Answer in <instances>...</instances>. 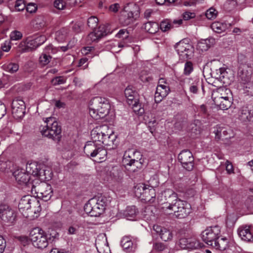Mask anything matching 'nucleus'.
<instances>
[{
	"instance_id": "1",
	"label": "nucleus",
	"mask_w": 253,
	"mask_h": 253,
	"mask_svg": "<svg viewBox=\"0 0 253 253\" xmlns=\"http://www.w3.org/2000/svg\"><path fill=\"white\" fill-rule=\"evenodd\" d=\"M91 138L92 141L87 142L84 147V152L94 161L101 162L107 155L106 150L100 144L111 146L114 143L115 136L112 133L107 126H99L91 131Z\"/></svg>"
},
{
	"instance_id": "2",
	"label": "nucleus",
	"mask_w": 253,
	"mask_h": 253,
	"mask_svg": "<svg viewBox=\"0 0 253 253\" xmlns=\"http://www.w3.org/2000/svg\"><path fill=\"white\" fill-rule=\"evenodd\" d=\"M159 185L157 179L151 177L145 183L137 184L134 187V192L135 196L142 200L153 203L156 196L155 188Z\"/></svg>"
},
{
	"instance_id": "3",
	"label": "nucleus",
	"mask_w": 253,
	"mask_h": 253,
	"mask_svg": "<svg viewBox=\"0 0 253 253\" xmlns=\"http://www.w3.org/2000/svg\"><path fill=\"white\" fill-rule=\"evenodd\" d=\"M110 109L109 101L105 98L96 96L89 102L90 116L96 120L105 117L108 114Z\"/></svg>"
},
{
	"instance_id": "4",
	"label": "nucleus",
	"mask_w": 253,
	"mask_h": 253,
	"mask_svg": "<svg viewBox=\"0 0 253 253\" xmlns=\"http://www.w3.org/2000/svg\"><path fill=\"white\" fill-rule=\"evenodd\" d=\"M109 198L104 195L95 196L88 200L84 206V211L91 216H98L102 214L108 204Z\"/></svg>"
},
{
	"instance_id": "5",
	"label": "nucleus",
	"mask_w": 253,
	"mask_h": 253,
	"mask_svg": "<svg viewBox=\"0 0 253 253\" xmlns=\"http://www.w3.org/2000/svg\"><path fill=\"white\" fill-rule=\"evenodd\" d=\"M45 126H41L40 130L42 134L45 137L55 141H59L61 138V127L59 125L54 117L45 118Z\"/></svg>"
},
{
	"instance_id": "6",
	"label": "nucleus",
	"mask_w": 253,
	"mask_h": 253,
	"mask_svg": "<svg viewBox=\"0 0 253 253\" xmlns=\"http://www.w3.org/2000/svg\"><path fill=\"white\" fill-rule=\"evenodd\" d=\"M139 7L133 3L128 4L124 8V11L121 13L119 21L124 26L132 23L139 16Z\"/></svg>"
},
{
	"instance_id": "7",
	"label": "nucleus",
	"mask_w": 253,
	"mask_h": 253,
	"mask_svg": "<svg viewBox=\"0 0 253 253\" xmlns=\"http://www.w3.org/2000/svg\"><path fill=\"white\" fill-rule=\"evenodd\" d=\"M36 181L35 184H31V192L36 194L38 198L44 201L49 200L53 195L51 186L45 182H40L38 179H36Z\"/></svg>"
},
{
	"instance_id": "8",
	"label": "nucleus",
	"mask_w": 253,
	"mask_h": 253,
	"mask_svg": "<svg viewBox=\"0 0 253 253\" xmlns=\"http://www.w3.org/2000/svg\"><path fill=\"white\" fill-rule=\"evenodd\" d=\"M141 157L140 152L134 149H128L124 153L122 162L126 169L134 172L139 164V160Z\"/></svg>"
},
{
	"instance_id": "9",
	"label": "nucleus",
	"mask_w": 253,
	"mask_h": 253,
	"mask_svg": "<svg viewBox=\"0 0 253 253\" xmlns=\"http://www.w3.org/2000/svg\"><path fill=\"white\" fill-rule=\"evenodd\" d=\"M29 238L35 248L43 249L48 246L46 233L39 227L33 228L31 230Z\"/></svg>"
},
{
	"instance_id": "10",
	"label": "nucleus",
	"mask_w": 253,
	"mask_h": 253,
	"mask_svg": "<svg viewBox=\"0 0 253 253\" xmlns=\"http://www.w3.org/2000/svg\"><path fill=\"white\" fill-rule=\"evenodd\" d=\"M175 48L181 60L185 61L191 59L194 55V48L189 43L180 41L175 45Z\"/></svg>"
},
{
	"instance_id": "11",
	"label": "nucleus",
	"mask_w": 253,
	"mask_h": 253,
	"mask_svg": "<svg viewBox=\"0 0 253 253\" xmlns=\"http://www.w3.org/2000/svg\"><path fill=\"white\" fill-rule=\"evenodd\" d=\"M220 233L219 226H215L207 228L201 234L203 241L207 245L212 246Z\"/></svg>"
},
{
	"instance_id": "12",
	"label": "nucleus",
	"mask_w": 253,
	"mask_h": 253,
	"mask_svg": "<svg viewBox=\"0 0 253 253\" xmlns=\"http://www.w3.org/2000/svg\"><path fill=\"white\" fill-rule=\"evenodd\" d=\"M0 217L4 222L13 224L16 220V211L8 205H0Z\"/></svg>"
},
{
	"instance_id": "13",
	"label": "nucleus",
	"mask_w": 253,
	"mask_h": 253,
	"mask_svg": "<svg viewBox=\"0 0 253 253\" xmlns=\"http://www.w3.org/2000/svg\"><path fill=\"white\" fill-rule=\"evenodd\" d=\"M45 40L46 38L44 36H41L34 39L29 37L25 42H21L19 45L25 46L21 49L22 52H28L40 46L45 42Z\"/></svg>"
},
{
	"instance_id": "14",
	"label": "nucleus",
	"mask_w": 253,
	"mask_h": 253,
	"mask_svg": "<svg viewBox=\"0 0 253 253\" xmlns=\"http://www.w3.org/2000/svg\"><path fill=\"white\" fill-rule=\"evenodd\" d=\"M178 160L182 167L188 171L192 170L194 167V157L192 153L188 150L182 151L178 155Z\"/></svg>"
},
{
	"instance_id": "15",
	"label": "nucleus",
	"mask_w": 253,
	"mask_h": 253,
	"mask_svg": "<svg viewBox=\"0 0 253 253\" xmlns=\"http://www.w3.org/2000/svg\"><path fill=\"white\" fill-rule=\"evenodd\" d=\"M12 114L16 119L22 118L25 113V102L19 98L14 99L11 105Z\"/></svg>"
},
{
	"instance_id": "16",
	"label": "nucleus",
	"mask_w": 253,
	"mask_h": 253,
	"mask_svg": "<svg viewBox=\"0 0 253 253\" xmlns=\"http://www.w3.org/2000/svg\"><path fill=\"white\" fill-rule=\"evenodd\" d=\"M175 206L174 215L178 218L186 217L191 212V206L185 201H178Z\"/></svg>"
},
{
	"instance_id": "17",
	"label": "nucleus",
	"mask_w": 253,
	"mask_h": 253,
	"mask_svg": "<svg viewBox=\"0 0 253 253\" xmlns=\"http://www.w3.org/2000/svg\"><path fill=\"white\" fill-rule=\"evenodd\" d=\"M16 181L19 184H25L31 188L32 183H35L36 179L30 182L31 177L27 172L23 169H18L13 172Z\"/></svg>"
},
{
	"instance_id": "18",
	"label": "nucleus",
	"mask_w": 253,
	"mask_h": 253,
	"mask_svg": "<svg viewBox=\"0 0 253 253\" xmlns=\"http://www.w3.org/2000/svg\"><path fill=\"white\" fill-rule=\"evenodd\" d=\"M38 201L29 195H26L21 199L19 203L18 208L19 211L23 212L25 211L31 210L32 206H38Z\"/></svg>"
},
{
	"instance_id": "19",
	"label": "nucleus",
	"mask_w": 253,
	"mask_h": 253,
	"mask_svg": "<svg viewBox=\"0 0 253 253\" xmlns=\"http://www.w3.org/2000/svg\"><path fill=\"white\" fill-rule=\"evenodd\" d=\"M238 119L243 123H248L253 120V106H243L238 113Z\"/></svg>"
},
{
	"instance_id": "20",
	"label": "nucleus",
	"mask_w": 253,
	"mask_h": 253,
	"mask_svg": "<svg viewBox=\"0 0 253 253\" xmlns=\"http://www.w3.org/2000/svg\"><path fill=\"white\" fill-rule=\"evenodd\" d=\"M202 86V84L199 79L186 78L184 80V87L188 88L191 93L197 94Z\"/></svg>"
},
{
	"instance_id": "21",
	"label": "nucleus",
	"mask_w": 253,
	"mask_h": 253,
	"mask_svg": "<svg viewBox=\"0 0 253 253\" xmlns=\"http://www.w3.org/2000/svg\"><path fill=\"white\" fill-rule=\"evenodd\" d=\"M125 95L129 105L137 107L138 104V98L137 92L132 87L127 86L125 90Z\"/></svg>"
},
{
	"instance_id": "22",
	"label": "nucleus",
	"mask_w": 253,
	"mask_h": 253,
	"mask_svg": "<svg viewBox=\"0 0 253 253\" xmlns=\"http://www.w3.org/2000/svg\"><path fill=\"white\" fill-rule=\"evenodd\" d=\"M233 97L232 92L230 89L225 87H220L213 90L211 98L214 99H221L226 98Z\"/></svg>"
},
{
	"instance_id": "23",
	"label": "nucleus",
	"mask_w": 253,
	"mask_h": 253,
	"mask_svg": "<svg viewBox=\"0 0 253 253\" xmlns=\"http://www.w3.org/2000/svg\"><path fill=\"white\" fill-rule=\"evenodd\" d=\"M153 229L164 241L168 242L172 240L173 234L170 230L158 225H154Z\"/></svg>"
},
{
	"instance_id": "24",
	"label": "nucleus",
	"mask_w": 253,
	"mask_h": 253,
	"mask_svg": "<svg viewBox=\"0 0 253 253\" xmlns=\"http://www.w3.org/2000/svg\"><path fill=\"white\" fill-rule=\"evenodd\" d=\"M238 234L242 240L247 242H253V233L249 227H240L238 230Z\"/></svg>"
},
{
	"instance_id": "25",
	"label": "nucleus",
	"mask_w": 253,
	"mask_h": 253,
	"mask_svg": "<svg viewBox=\"0 0 253 253\" xmlns=\"http://www.w3.org/2000/svg\"><path fill=\"white\" fill-rule=\"evenodd\" d=\"M253 63H250L248 65H243L239 68L238 74L241 77V79L248 82L250 80L252 73Z\"/></svg>"
},
{
	"instance_id": "26",
	"label": "nucleus",
	"mask_w": 253,
	"mask_h": 253,
	"mask_svg": "<svg viewBox=\"0 0 253 253\" xmlns=\"http://www.w3.org/2000/svg\"><path fill=\"white\" fill-rule=\"evenodd\" d=\"M170 91L169 86H157L155 94V101L156 103L160 102L166 97Z\"/></svg>"
},
{
	"instance_id": "27",
	"label": "nucleus",
	"mask_w": 253,
	"mask_h": 253,
	"mask_svg": "<svg viewBox=\"0 0 253 253\" xmlns=\"http://www.w3.org/2000/svg\"><path fill=\"white\" fill-rule=\"evenodd\" d=\"M43 167V165L38 164L36 162H28L26 167V171L30 175H33L34 176H38L40 169Z\"/></svg>"
},
{
	"instance_id": "28",
	"label": "nucleus",
	"mask_w": 253,
	"mask_h": 253,
	"mask_svg": "<svg viewBox=\"0 0 253 253\" xmlns=\"http://www.w3.org/2000/svg\"><path fill=\"white\" fill-rule=\"evenodd\" d=\"M214 104L218 108L222 110H226L228 109L232 104L233 97L223 98L221 99H214L212 100Z\"/></svg>"
},
{
	"instance_id": "29",
	"label": "nucleus",
	"mask_w": 253,
	"mask_h": 253,
	"mask_svg": "<svg viewBox=\"0 0 253 253\" xmlns=\"http://www.w3.org/2000/svg\"><path fill=\"white\" fill-rule=\"evenodd\" d=\"M95 245L99 253H110V250L107 243V238L103 237L102 240L97 239Z\"/></svg>"
},
{
	"instance_id": "30",
	"label": "nucleus",
	"mask_w": 253,
	"mask_h": 253,
	"mask_svg": "<svg viewBox=\"0 0 253 253\" xmlns=\"http://www.w3.org/2000/svg\"><path fill=\"white\" fill-rule=\"evenodd\" d=\"M121 245L124 250L127 253L134 252L136 245L133 244L129 237H124L121 240Z\"/></svg>"
},
{
	"instance_id": "31",
	"label": "nucleus",
	"mask_w": 253,
	"mask_h": 253,
	"mask_svg": "<svg viewBox=\"0 0 253 253\" xmlns=\"http://www.w3.org/2000/svg\"><path fill=\"white\" fill-rule=\"evenodd\" d=\"M214 43V39L209 38L201 40L197 44V49L202 52L207 51Z\"/></svg>"
},
{
	"instance_id": "32",
	"label": "nucleus",
	"mask_w": 253,
	"mask_h": 253,
	"mask_svg": "<svg viewBox=\"0 0 253 253\" xmlns=\"http://www.w3.org/2000/svg\"><path fill=\"white\" fill-rule=\"evenodd\" d=\"M212 247L216 250L224 251L229 247V240L226 237H218Z\"/></svg>"
},
{
	"instance_id": "33",
	"label": "nucleus",
	"mask_w": 253,
	"mask_h": 253,
	"mask_svg": "<svg viewBox=\"0 0 253 253\" xmlns=\"http://www.w3.org/2000/svg\"><path fill=\"white\" fill-rule=\"evenodd\" d=\"M217 76L216 78L222 82L224 84H229L230 81L228 76V73L223 68H219L216 71Z\"/></svg>"
},
{
	"instance_id": "34",
	"label": "nucleus",
	"mask_w": 253,
	"mask_h": 253,
	"mask_svg": "<svg viewBox=\"0 0 253 253\" xmlns=\"http://www.w3.org/2000/svg\"><path fill=\"white\" fill-rule=\"evenodd\" d=\"M173 193L174 191L170 189H168L164 190L158 196V201L160 203H162V204H163L164 202L167 203L169 198L170 197L171 198H174V195H173Z\"/></svg>"
},
{
	"instance_id": "35",
	"label": "nucleus",
	"mask_w": 253,
	"mask_h": 253,
	"mask_svg": "<svg viewBox=\"0 0 253 253\" xmlns=\"http://www.w3.org/2000/svg\"><path fill=\"white\" fill-rule=\"evenodd\" d=\"M229 131H230V129L226 127L218 126L216 127V129L214 130V132L215 134V138L220 139L221 137L227 138V135Z\"/></svg>"
},
{
	"instance_id": "36",
	"label": "nucleus",
	"mask_w": 253,
	"mask_h": 253,
	"mask_svg": "<svg viewBox=\"0 0 253 253\" xmlns=\"http://www.w3.org/2000/svg\"><path fill=\"white\" fill-rule=\"evenodd\" d=\"M143 28L147 32L154 34L159 31V25L156 22L150 21L144 24Z\"/></svg>"
},
{
	"instance_id": "37",
	"label": "nucleus",
	"mask_w": 253,
	"mask_h": 253,
	"mask_svg": "<svg viewBox=\"0 0 253 253\" xmlns=\"http://www.w3.org/2000/svg\"><path fill=\"white\" fill-rule=\"evenodd\" d=\"M211 29L215 33H221L228 28V24L220 22H214L211 26Z\"/></svg>"
},
{
	"instance_id": "38",
	"label": "nucleus",
	"mask_w": 253,
	"mask_h": 253,
	"mask_svg": "<svg viewBox=\"0 0 253 253\" xmlns=\"http://www.w3.org/2000/svg\"><path fill=\"white\" fill-rule=\"evenodd\" d=\"M96 30L98 34L97 36L100 37L101 38L111 33L109 24L101 25Z\"/></svg>"
},
{
	"instance_id": "39",
	"label": "nucleus",
	"mask_w": 253,
	"mask_h": 253,
	"mask_svg": "<svg viewBox=\"0 0 253 253\" xmlns=\"http://www.w3.org/2000/svg\"><path fill=\"white\" fill-rule=\"evenodd\" d=\"M138 211L135 206L127 207L124 212V215L129 220H133Z\"/></svg>"
},
{
	"instance_id": "40",
	"label": "nucleus",
	"mask_w": 253,
	"mask_h": 253,
	"mask_svg": "<svg viewBox=\"0 0 253 253\" xmlns=\"http://www.w3.org/2000/svg\"><path fill=\"white\" fill-rule=\"evenodd\" d=\"M67 34V29L65 28H62L55 32V39L59 42H62L65 40Z\"/></svg>"
},
{
	"instance_id": "41",
	"label": "nucleus",
	"mask_w": 253,
	"mask_h": 253,
	"mask_svg": "<svg viewBox=\"0 0 253 253\" xmlns=\"http://www.w3.org/2000/svg\"><path fill=\"white\" fill-rule=\"evenodd\" d=\"M51 172L50 170L43 169V167H42L40 169L39 174L38 177L42 179L49 180L51 178Z\"/></svg>"
},
{
	"instance_id": "42",
	"label": "nucleus",
	"mask_w": 253,
	"mask_h": 253,
	"mask_svg": "<svg viewBox=\"0 0 253 253\" xmlns=\"http://www.w3.org/2000/svg\"><path fill=\"white\" fill-rule=\"evenodd\" d=\"M3 69L6 71L11 73H13L18 71L19 66L16 63H9L5 64L3 66Z\"/></svg>"
},
{
	"instance_id": "43",
	"label": "nucleus",
	"mask_w": 253,
	"mask_h": 253,
	"mask_svg": "<svg viewBox=\"0 0 253 253\" xmlns=\"http://www.w3.org/2000/svg\"><path fill=\"white\" fill-rule=\"evenodd\" d=\"M153 249L156 252H163L169 250L168 245L162 242H155L153 245Z\"/></svg>"
},
{
	"instance_id": "44",
	"label": "nucleus",
	"mask_w": 253,
	"mask_h": 253,
	"mask_svg": "<svg viewBox=\"0 0 253 253\" xmlns=\"http://www.w3.org/2000/svg\"><path fill=\"white\" fill-rule=\"evenodd\" d=\"M164 204H165V205L162 207V209L163 211L165 212H166L167 214H171L172 213V211H173L174 212V209L175 208V204H169L167 203H163Z\"/></svg>"
},
{
	"instance_id": "45",
	"label": "nucleus",
	"mask_w": 253,
	"mask_h": 253,
	"mask_svg": "<svg viewBox=\"0 0 253 253\" xmlns=\"http://www.w3.org/2000/svg\"><path fill=\"white\" fill-rule=\"evenodd\" d=\"M217 13V11L214 8L211 7L207 10L206 16L208 19L211 20L216 17Z\"/></svg>"
},
{
	"instance_id": "46",
	"label": "nucleus",
	"mask_w": 253,
	"mask_h": 253,
	"mask_svg": "<svg viewBox=\"0 0 253 253\" xmlns=\"http://www.w3.org/2000/svg\"><path fill=\"white\" fill-rule=\"evenodd\" d=\"M10 167V162L7 161L3 158H0V170L5 171L6 169H9Z\"/></svg>"
},
{
	"instance_id": "47",
	"label": "nucleus",
	"mask_w": 253,
	"mask_h": 253,
	"mask_svg": "<svg viewBox=\"0 0 253 253\" xmlns=\"http://www.w3.org/2000/svg\"><path fill=\"white\" fill-rule=\"evenodd\" d=\"M171 28V24L169 20H165L161 22L159 28L163 32L169 30Z\"/></svg>"
},
{
	"instance_id": "48",
	"label": "nucleus",
	"mask_w": 253,
	"mask_h": 253,
	"mask_svg": "<svg viewBox=\"0 0 253 253\" xmlns=\"http://www.w3.org/2000/svg\"><path fill=\"white\" fill-rule=\"evenodd\" d=\"M51 58L50 55L45 53H42L39 58V62L42 65L44 66L50 62Z\"/></svg>"
},
{
	"instance_id": "49",
	"label": "nucleus",
	"mask_w": 253,
	"mask_h": 253,
	"mask_svg": "<svg viewBox=\"0 0 253 253\" xmlns=\"http://www.w3.org/2000/svg\"><path fill=\"white\" fill-rule=\"evenodd\" d=\"M98 23V19L95 16H91L88 19L87 25L91 29H95Z\"/></svg>"
},
{
	"instance_id": "50",
	"label": "nucleus",
	"mask_w": 253,
	"mask_h": 253,
	"mask_svg": "<svg viewBox=\"0 0 253 253\" xmlns=\"http://www.w3.org/2000/svg\"><path fill=\"white\" fill-rule=\"evenodd\" d=\"M23 37L22 33L19 31L14 30L11 32L10 38L12 41H18L20 40Z\"/></svg>"
},
{
	"instance_id": "51",
	"label": "nucleus",
	"mask_w": 253,
	"mask_h": 253,
	"mask_svg": "<svg viewBox=\"0 0 253 253\" xmlns=\"http://www.w3.org/2000/svg\"><path fill=\"white\" fill-rule=\"evenodd\" d=\"M140 79L143 82H149L153 80V78L146 71L141 72Z\"/></svg>"
},
{
	"instance_id": "52",
	"label": "nucleus",
	"mask_w": 253,
	"mask_h": 253,
	"mask_svg": "<svg viewBox=\"0 0 253 253\" xmlns=\"http://www.w3.org/2000/svg\"><path fill=\"white\" fill-rule=\"evenodd\" d=\"M193 70V64L191 61H187L184 66V74L189 75Z\"/></svg>"
},
{
	"instance_id": "53",
	"label": "nucleus",
	"mask_w": 253,
	"mask_h": 253,
	"mask_svg": "<svg viewBox=\"0 0 253 253\" xmlns=\"http://www.w3.org/2000/svg\"><path fill=\"white\" fill-rule=\"evenodd\" d=\"M26 7V4L23 0H17L15 4V8L18 11L23 10Z\"/></svg>"
},
{
	"instance_id": "54",
	"label": "nucleus",
	"mask_w": 253,
	"mask_h": 253,
	"mask_svg": "<svg viewBox=\"0 0 253 253\" xmlns=\"http://www.w3.org/2000/svg\"><path fill=\"white\" fill-rule=\"evenodd\" d=\"M66 80L63 77L58 76L52 79L51 81V83L54 85H57L63 84L65 83Z\"/></svg>"
},
{
	"instance_id": "55",
	"label": "nucleus",
	"mask_w": 253,
	"mask_h": 253,
	"mask_svg": "<svg viewBox=\"0 0 253 253\" xmlns=\"http://www.w3.org/2000/svg\"><path fill=\"white\" fill-rule=\"evenodd\" d=\"M98 34H97V31L96 30H95L93 32H91L88 35V39L90 40L92 42H96L98 41L99 39L101 38L100 37L97 36Z\"/></svg>"
},
{
	"instance_id": "56",
	"label": "nucleus",
	"mask_w": 253,
	"mask_h": 253,
	"mask_svg": "<svg viewBox=\"0 0 253 253\" xmlns=\"http://www.w3.org/2000/svg\"><path fill=\"white\" fill-rule=\"evenodd\" d=\"M54 6L57 9H63L65 6V4L63 0H55L54 2Z\"/></svg>"
},
{
	"instance_id": "57",
	"label": "nucleus",
	"mask_w": 253,
	"mask_h": 253,
	"mask_svg": "<svg viewBox=\"0 0 253 253\" xmlns=\"http://www.w3.org/2000/svg\"><path fill=\"white\" fill-rule=\"evenodd\" d=\"M120 8V5L118 3H115L110 5L109 7L108 10L110 12L116 13Z\"/></svg>"
},
{
	"instance_id": "58",
	"label": "nucleus",
	"mask_w": 253,
	"mask_h": 253,
	"mask_svg": "<svg viewBox=\"0 0 253 253\" xmlns=\"http://www.w3.org/2000/svg\"><path fill=\"white\" fill-rule=\"evenodd\" d=\"M37 9V6L36 4L30 3L27 5L26 6V10L27 12L29 13H34L36 11Z\"/></svg>"
},
{
	"instance_id": "59",
	"label": "nucleus",
	"mask_w": 253,
	"mask_h": 253,
	"mask_svg": "<svg viewBox=\"0 0 253 253\" xmlns=\"http://www.w3.org/2000/svg\"><path fill=\"white\" fill-rule=\"evenodd\" d=\"M195 17V14L193 12L186 11L182 14V17L184 20H188L189 19L194 18Z\"/></svg>"
},
{
	"instance_id": "60",
	"label": "nucleus",
	"mask_w": 253,
	"mask_h": 253,
	"mask_svg": "<svg viewBox=\"0 0 253 253\" xmlns=\"http://www.w3.org/2000/svg\"><path fill=\"white\" fill-rule=\"evenodd\" d=\"M36 27L38 28H42L45 26V22L42 17L37 18L36 20Z\"/></svg>"
},
{
	"instance_id": "61",
	"label": "nucleus",
	"mask_w": 253,
	"mask_h": 253,
	"mask_svg": "<svg viewBox=\"0 0 253 253\" xmlns=\"http://www.w3.org/2000/svg\"><path fill=\"white\" fill-rule=\"evenodd\" d=\"M88 59L86 57L82 58L80 59L79 63V66L82 67L83 69H85L87 67L88 64L86 63Z\"/></svg>"
},
{
	"instance_id": "62",
	"label": "nucleus",
	"mask_w": 253,
	"mask_h": 253,
	"mask_svg": "<svg viewBox=\"0 0 253 253\" xmlns=\"http://www.w3.org/2000/svg\"><path fill=\"white\" fill-rule=\"evenodd\" d=\"M174 198H171V197L169 198V201L167 202V204H176L177 202L178 201H181V200L179 199L177 197V194L174 192L173 193Z\"/></svg>"
},
{
	"instance_id": "63",
	"label": "nucleus",
	"mask_w": 253,
	"mask_h": 253,
	"mask_svg": "<svg viewBox=\"0 0 253 253\" xmlns=\"http://www.w3.org/2000/svg\"><path fill=\"white\" fill-rule=\"evenodd\" d=\"M6 113L5 105L0 102V119L2 118Z\"/></svg>"
},
{
	"instance_id": "64",
	"label": "nucleus",
	"mask_w": 253,
	"mask_h": 253,
	"mask_svg": "<svg viewBox=\"0 0 253 253\" xmlns=\"http://www.w3.org/2000/svg\"><path fill=\"white\" fill-rule=\"evenodd\" d=\"M6 247V242L0 235V253H3Z\"/></svg>"
}]
</instances>
